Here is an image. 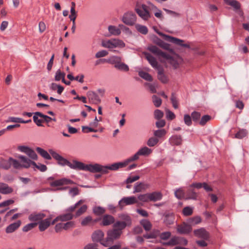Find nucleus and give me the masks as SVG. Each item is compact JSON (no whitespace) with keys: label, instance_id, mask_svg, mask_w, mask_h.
Listing matches in <instances>:
<instances>
[{"label":"nucleus","instance_id":"nucleus-23","mask_svg":"<svg viewBox=\"0 0 249 249\" xmlns=\"http://www.w3.org/2000/svg\"><path fill=\"white\" fill-rule=\"evenodd\" d=\"M18 159L20 160L22 168H28L31 165H33V162L25 156L20 155L18 156Z\"/></svg>","mask_w":249,"mask_h":249},{"label":"nucleus","instance_id":"nucleus-34","mask_svg":"<svg viewBox=\"0 0 249 249\" xmlns=\"http://www.w3.org/2000/svg\"><path fill=\"white\" fill-rule=\"evenodd\" d=\"M36 150L38 154H39L43 158L46 160H51V157L49 153L43 149L37 147L36 148Z\"/></svg>","mask_w":249,"mask_h":249},{"label":"nucleus","instance_id":"nucleus-13","mask_svg":"<svg viewBox=\"0 0 249 249\" xmlns=\"http://www.w3.org/2000/svg\"><path fill=\"white\" fill-rule=\"evenodd\" d=\"M126 166L124 161L115 162L110 165L104 166L105 174L108 172L109 170L116 171L119 168H123Z\"/></svg>","mask_w":249,"mask_h":249},{"label":"nucleus","instance_id":"nucleus-49","mask_svg":"<svg viewBox=\"0 0 249 249\" xmlns=\"http://www.w3.org/2000/svg\"><path fill=\"white\" fill-rule=\"evenodd\" d=\"M171 101L173 105V107L177 109L178 107V101L176 97V95L174 93H172L171 97Z\"/></svg>","mask_w":249,"mask_h":249},{"label":"nucleus","instance_id":"nucleus-64","mask_svg":"<svg viewBox=\"0 0 249 249\" xmlns=\"http://www.w3.org/2000/svg\"><path fill=\"white\" fill-rule=\"evenodd\" d=\"M192 118L191 116L189 114L184 115V122L187 126H190L192 124Z\"/></svg>","mask_w":249,"mask_h":249},{"label":"nucleus","instance_id":"nucleus-16","mask_svg":"<svg viewBox=\"0 0 249 249\" xmlns=\"http://www.w3.org/2000/svg\"><path fill=\"white\" fill-rule=\"evenodd\" d=\"M87 95L89 101L93 104H97L101 101L99 96L94 91H89Z\"/></svg>","mask_w":249,"mask_h":249},{"label":"nucleus","instance_id":"nucleus-56","mask_svg":"<svg viewBox=\"0 0 249 249\" xmlns=\"http://www.w3.org/2000/svg\"><path fill=\"white\" fill-rule=\"evenodd\" d=\"M193 208L189 206L185 207L182 210V213L185 216L190 215L193 213Z\"/></svg>","mask_w":249,"mask_h":249},{"label":"nucleus","instance_id":"nucleus-20","mask_svg":"<svg viewBox=\"0 0 249 249\" xmlns=\"http://www.w3.org/2000/svg\"><path fill=\"white\" fill-rule=\"evenodd\" d=\"M45 216L46 215L42 213H34L29 216V219L33 222L41 221Z\"/></svg>","mask_w":249,"mask_h":249},{"label":"nucleus","instance_id":"nucleus-7","mask_svg":"<svg viewBox=\"0 0 249 249\" xmlns=\"http://www.w3.org/2000/svg\"><path fill=\"white\" fill-rule=\"evenodd\" d=\"M135 11L138 15L144 20H147L150 17L147 6L145 4L140 6L137 3L135 7Z\"/></svg>","mask_w":249,"mask_h":249},{"label":"nucleus","instance_id":"nucleus-57","mask_svg":"<svg viewBox=\"0 0 249 249\" xmlns=\"http://www.w3.org/2000/svg\"><path fill=\"white\" fill-rule=\"evenodd\" d=\"M37 224V223H31L28 224L23 227L22 230L24 232H27L35 228Z\"/></svg>","mask_w":249,"mask_h":249},{"label":"nucleus","instance_id":"nucleus-39","mask_svg":"<svg viewBox=\"0 0 249 249\" xmlns=\"http://www.w3.org/2000/svg\"><path fill=\"white\" fill-rule=\"evenodd\" d=\"M11 166H13L15 169H19L22 168L20 162L17 160L12 158H10Z\"/></svg>","mask_w":249,"mask_h":249},{"label":"nucleus","instance_id":"nucleus-45","mask_svg":"<svg viewBox=\"0 0 249 249\" xmlns=\"http://www.w3.org/2000/svg\"><path fill=\"white\" fill-rule=\"evenodd\" d=\"M248 134V131L246 129H240L235 134V138L237 139H242L245 137Z\"/></svg>","mask_w":249,"mask_h":249},{"label":"nucleus","instance_id":"nucleus-36","mask_svg":"<svg viewBox=\"0 0 249 249\" xmlns=\"http://www.w3.org/2000/svg\"><path fill=\"white\" fill-rule=\"evenodd\" d=\"M179 237L177 236L172 237L170 240L163 244L166 246H175L179 244Z\"/></svg>","mask_w":249,"mask_h":249},{"label":"nucleus","instance_id":"nucleus-31","mask_svg":"<svg viewBox=\"0 0 249 249\" xmlns=\"http://www.w3.org/2000/svg\"><path fill=\"white\" fill-rule=\"evenodd\" d=\"M169 142L172 145H178L182 142V138L179 135H174L169 139Z\"/></svg>","mask_w":249,"mask_h":249},{"label":"nucleus","instance_id":"nucleus-44","mask_svg":"<svg viewBox=\"0 0 249 249\" xmlns=\"http://www.w3.org/2000/svg\"><path fill=\"white\" fill-rule=\"evenodd\" d=\"M65 73L61 71L60 70H58L56 72L55 75V80L56 81H59L60 80H63V78L65 79Z\"/></svg>","mask_w":249,"mask_h":249},{"label":"nucleus","instance_id":"nucleus-42","mask_svg":"<svg viewBox=\"0 0 249 249\" xmlns=\"http://www.w3.org/2000/svg\"><path fill=\"white\" fill-rule=\"evenodd\" d=\"M139 75L143 78V79L148 81H152V77L151 76L150 74H149L148 73L143 71H140L139 72Z\"/></svg>","mask_w":249,"mask_h":249},{"label":"nucleus","instance_id":"nucleus-29","mask_svg":"<svg viewBox=\"0 0 249 249\" xmlns=\"http://www.w3.org/2000/svg\"><path fill=\"white\" fill-rule=\"evenodd\" d=\"M108 30L110 35L118 36L121 34V29L114 25H109Z\"/></svg>","mask_w":249,"mask_h":249},{"label":"nucleus","instance_id":"nucleus-32","mask_svg":"<svg viewBox=\"0 0 249 249\" xmlns=\"http://www.w3.org/2000/svg\"><path fill=\"white\" fill-rule=\"evenodd\" d=\"M38 114H42L40 112H36L34 113V116L33 117V121L34 123L38 126H42V123L43 122V119H39V117L41 118V116Z\"/></svg>","mask_w":249,"mask_h":249},{"label":"nucleus","instance_id":"nucleus-30","mask_svg":"<svg viewBox=\"0 0 249 249\" xmlns=\"http://www.w3.org/2000/svg\"><path fill=\"white\" fill-rule=\"evenodd\" d=\"M122 58L121 57L117 55L111 56L107 61L110 64L114 65H117L122 61Z\"/></svg>","mask_w":249,"mask_h":249},{"label":"nucleus","instance_id":"nucleus-52","mask_svg":"<svg viewBox=\"0 0 249 249\" xmlns=\"http://www.w3.org/2000/svg\"><path fill=\"white\" fill-rule=\"evenodd\" d=\"M61 221H66L71 220L74 217V215L71 213H67L64 214L60 215Z\"/></svg>","mask_w":249,"mask_h":249},{"label":"nucleus","instance_id":"nucleus-3","mask_svg":"<svg viewBox=\"0 0 249 249\" xmlns=\"http://www.w3.org/2000/svg\"><path fill=\"white\" fill-rule=\"evenodd\" d=\"M101 45L103 47L109 49L110 51L118 53L119 51L114 50V49L124 48L125 46V44L121 39L111 38L102 40Z\"/></svg>","mask_w":249,"mask_h":249},{"label":"nucleus","instance_id":"nucleus-38","mask_svg":"<svg viewBox=\"0 0 249 249\" xmlns=\"http://www.w3.org/2000/svg\"><path fill=\"white\" fill-rule=\"evenodd\" d=\"M88 207L86 205H83L78 209L76 211L74 215L75 217H78L84 213L87 210Z\"/></svg>","mask_w":249,"mask_h":249},{"label":"nucleus","instance_id":"nucleus-48","mask_svg":"<svg viewBox=\"0 0 249 249\" xmlns=\"http://www.w3.org/2000/svg\"><path fill=\"white\" fill-rule=\"evenodd\" d=\"M175 195L178 199L185 198V193L182 189H178L175 192Z\"/></svg>","mask_w":249,"mask_h":249},{"label":"nucleus","instance_id":"nucleus-9","mask_svg":"<svg viewBox=\"0 0 249 249\" xmlns=\"http://www.w3.org/2000/svg\"><path fill=\"white\" fill-rule=\"evenodd\" d=\"M49 153L52 155L53 158L57 161L58 164L62 166L67 165L70 167V162L67 159L64 158L56 152L53 149L49 150Z\"/></svg>","mask_w":249,"mask_h":249},{"label":"nucleus","instance_id":"nucleus-11","mask_svg":"<svg viewBox=\"0 0 249 249\" xmlns=\"http://www.w3.org/2000/svg\"><path fill=\"white\" fill-rule=\"evenodd\" d=\"M137 202L138 200L135 196L124 197L119 201L118 205L122 209L124 205H130Z\"/></svg>","mask_w":249,"mask_h":249},{"label":"nucleus","instance_id":"nucleus-50","mask_svg":"<svg viewBox=\"0 0 249 249\" xmlns=\"http://www.w3.org/2000/svg\"><path fill=\"white\" fill-rule=\"evenodd\" d=\"M211 119V117L208 115L203 116L200 119L199 124L202 126H204Z\"/></svg>","mask_w":249,"mask_h":249},{"label":"nucleus","instance_id":"nucleus-63","mask_svg":"<svg viewBox=\"0 0 249 249\" xmlns=\"http://www.w3.org/2000/svg\"><path fill=\"white\" fill-rule=\"evenodd\" d=\"M62 224L63 226V229L65 230H68L73 228L75 226V222L74 221H69L65 223H62Z\"/></svg>","mask_w":249,"mask_h":249},{"label":"nucleus","instance_id":"nucleus-46","mask_svg":"<svg viewBox=\"0 0 249 249\" xmlns=\"http://www.w3.org/2000/svg\"><path fill=\"white\" fill-rule=\"evenodd\" d=\"M157 44L165 50H168L170 49V45L161 39H159L157 41Z\"/></svg>","mask_w":249,"mask_h":249},{"label":"nucleus","instance_id":"nucleus-25","mask_svg":"<svg viewBox=\"0 0 249 249\" xmlns=\"http://www.w3.org/2000/svg\"><path fill=\"white\" fill-rule=\"evenodd\" d=\"M115 219L113 216L111 215L106 214L102 218V224L103 226H108L114 223Z\"/></svg>","mask_w":249,"mask_h":249},{"label":"nucleus","instance_id":"nucleus-62","mask_svg":"<svg viewBox=\"0 0 249 249\" xmlns=\"http://www.w3.org/2000/svg\"><path fill=\"white\" fill-rule=\"evenodd\" d=\"M138 199L139 200L142 201V202L150 201L149 193H146V194H142V195H140L138 196Z\"/></svg>","mask_w":249,"mask_h":249},{"label":"nucleus","instance_id":"nucleus-24","mask_svg":"<svg viewBox=\"0 0 249 249\" xmlns=\"http://www.w3.org/2000/svg\"><path fill=\"white\" fill-rule=\"evenodd\" d=\"M13 192V189L9 186L8 184L0 182V193L4 195H8Z\"/></svg>","mask_w":249,"mask_h":249},{"label":"nucleus","instance_id":"nucleus-58","mask_svg":"<svg viewBox=\"0 0 249 249\" xmlns=\"http://www.w3.org/2000/svg\"><path fill=\"white\" fill-rule=\"evenodd\" d=\"M22 119L15 117H9L6 121V123H21Z\"/></svg>","mask_w":249,"mask_h":249},{"label":"nucleus","instance_id":"nucleus-18","mask_svg":"<svg viewBox=\"0 0 249 249\" xmlns=\"http://www.w3.org/2000/svg\"><path fill=\"white\" fill-rule=\"evenodd\" d=\"M21 222L20 220H18L15 222L10 224L8 225L5 231L7 233H11L18 230L21 225Z\"/></svg>","mask_w":249,"mask_h":249},{"label":"nucleus","instance_id":"nucleus-54","mask_svg":"<svg viewBox=\"0 0 249 249\" xmlns=\"http://www.w3.org/2000/svg\"><path fill=\"white\" fill-rule=\"evenodd\" d=\"M26 154H27L29 157H30L32 160H36L37 159V155L36 152L31 148L28 149Z\"/></svg>","mask_w":249,"mask_h":249},{"label":"nucleus","instance_id":"nucleus-14","mask_svg":"<svg viewBox=\"0 0 249 249\" xmlns=\"http://www.w3.org/2000/svg\"><path fill=\"white\" fill-rule=\"evenodd\" d=\"M104 237V233L103 231L100 230H98L94 231L92 234V240L94 242H100L101 244L103 240Z\"/></svg>","mask_w":249,"mask_h":249},{"label":"nucleus","instance_id":"nucleus-26","mask_svg":"<svg viewBox=\"0 0 249 249\" xmlns=\"http://www.w3.org/2000/svg\"><path fill=\"white\" fill-rule=\"evenodd\" d=\"M191 188L192 187H190L187 191L185 192V199L194 200L196 199L197 196V194Z\"/></svg>","mask_w":249,"mask_h":249},{"label":"nucleus","instance_id":"nucleus-6","mask_svg":"<svg viewBox=\"0 0 249 249\" xmlns=\"http://www.w3.org/2000/svg\"><path fill=\"white\" fill-rule=\"evenodd\" d=\"M137 17L135 13L132 12L125 13L122 18V21L127 25L133 26L136 22Z\"/></svg>","mask_w":249,"mask_h":249},{"label":"nucleus","instance_id":"nucleus-21","mask_svg":"<svg viewBox=\"0 0 249 249\" xmlns=\"http://www.w3.org/2000/svg\"><path fill=\"white\" fill-rule=\"evenodd\" d=\"M51 218V217H49L38 222V228L40 231H45L50 226Z\"/></svg>","mask_w":249,"mask_h":249},{"label":"nucleus","instance_id":"nucleus-40","mask_svg":"<svg viewBox=\"0 0 249 249\" xmlns=\"http://www.w3.org/2000/svg\"><path fill=\"white\" fill-rule=\"evenodd\" d=\"M135 28L139 32L143 35H146L148 33V28L145 26L137 24L135 25Z\"/></svg>","mask_w":249,"mask_h":249},{"label":"nucleus","instance_id":"nucleus-1","mask_svg":"<svg viewBox=\"0 0 249 249\" xmlns=\"http://www.w3.org/2000/svg\"><path fill=\"white\" fill-rule=\"evenodd\" d=\"M148 50L157 55L161 61L170 64L174 69L177 68L178 66V60L166 53L162 52L157 46H150L148 47Z\"/></svg>","mask_w":249,"mask_h":249},{"label":"nucleus","instance_id":"nucleus-37","mask_svg":"<svg viewBox=\"0 0 249 249\" xmlns=\"http://www.w3.org/2000/svg\"><path fill=\"white\" fill-rule=\"evenodd\" d=\"M114 68L119 71L125 72H127L129 70L128 66L122 61L117 65H114Z\"/></svg>","mask_w":249,"mask_h":249},{"label":"nucleus","instance_id":"nucleus-53","mask_svg":"<svg viewBox=\"0 0 249 249\" xmlns=\"http://www.w3.org/2000/svg\"><path fill=\"white\" fill-rule=\"evenodd\" d=\"M105 212V209L100 206L95 207L93 208V212L97 215H100L104 213Z\"/></svg>","mask_w":249,"mask_h":249},{"label":"nucleus","instance_id":"nucleus-47","mask_svg":"<svg viewBox=\"0 0 249 249\" xmlns=\"http://www.w3.org/2000/svg\"><path fill=\"white\" fill-rule=\"evenodd\" d=\"M140 156V155H139L138 151H137V152L135 153L133 156L125 160L124 161L126 166L128 165L129 162L137 160L139 159Z\"/></svg>","mask_w":249,"mask_h":249},{"label":"nucleus","instance_id":"nucleus-2","mask_svg":"<svg viewBox=\"0 0 249 249\" xmlns=\"http://www.w3.org/2000/svg\"><path fill=\"white\" fill-rule=\"evenodd\" d=\"M146 59L153 68L158 71V79L162 83H166L168 81V78L164 74L163 68L158 63L156 58L148 53H144Z\"/></svg>","mask_w":249,"mask_h":249},{"label":"nucleus","instance_id":"nucleus-43","mask_svg":"<svg viewBox=\"0 0 249 249\" xmlns=\"http://www.w3.org/2000/svg\"><path fill=\"white\" fill-rule=\"evenodd\" d=\"M201 221V219L200 216H197L189 219L187 221L191 226L193 225H196L199 223Z\"/></svg>","mask_w":249,"mask_h":249},{"label":"nucleus","instance_id":"nucleus-12","mask_svg":"<svg viewBox=\"0 0 249 249\" xmlns=\"http://www.w3.org/2000/svg\"><path fill=\"white\" fill-rule=\"evenodd\" d=\"M74 182L70 179L62 178L51 182L50 185L52 187H58L64 185L72 184Z\"/></svg>","mask_w":249,"mask_h":249},{"label":"nucleus","instance_id":"nucleus-15","mask_svg":"<svg viewBox=\"0 0 249 249\" xmlns=\"http://www.w3.org/2000/svg\"><path fill=\"white\" fill-rule=\"evenodd\" d=\"M86 164L76 160L70 162V168L74 170L85 171Z\"/></svg>","mask_w":249,"mask_h":249},{"label":"nucleus","instance_id":"nucleus-61","mask_svg":"<svg viewBox=\"0 0 249 249\" xmlns=\"http://www.w3.org/2000/svg\"><path fill=\"white\" fill-rule=\"evenodd\" d=\"M141 223L143 228L146 231H149L151 228V224L149 221L147 220H143L141 222Z\"/></svg>","mask_w":249,"mask_h":249},{"label":"nucleus","instance_id":"nucleus-27","mask_svg":"<svg viewBox=\"0 0 249 249\" xmlns=\"http://www.w3.org/2000/svg\"><path fill=\"white\" fill-rule=\"evenodd\" d=\"M150 201H157L161 199L162 195L160 192H154L149 193Z\"/></svg>","mask_w":249,"mask_h":249},{"label":"nucleus","instance_id":"nucleus-8","mask_svg":"<svg viewBox=\"0 0 249 249\" xmlns=\"http://www.w3.org/2000/svg\"><path fill=\"white\" fill-rule=\"evenodd\" d=\"M158 34L161 36H162L165 40H166L167 41L184 47H189V46L188 44L183 43V40H182L168 35H166L160 32L158 33Z\"/></svg>","mask_w":249,"mask_h":249},{"label":"nucleus","instance_id":"nucleus-55","mask_svg":"<svg viewBox=\"0 0 249 249\" xmlns=\"http://www.w3.org/2000/svg\"><path fill=\"white\" fill-rule=\"evenodd\" d=\"M191 117L193 121L194 122H197L198 121H200L201 114L200 112L197 111H193L191 113Z\"/></svg>","mask_w":249,"mask_h":249},{"label":"nucleus","instance_id":"nucleus-33","mask_svg":"<svg viewBox=\"0 0 249 249\" xmlns=\"http://www.w3.org/2000/svg\"><path fill=\"white\" fill-rule=\"evenodd\" d=\"M147 188V185L143 182H137L135 184L134 187L133 193H138L145 190Z\"/></svg>","mask_w":249,"mask_h":249},{"label":"nucleus","instance_id":"nucleus-59","mask_svg":"<svg viewBox=\"0 0 249 249\" xmlns=\"http://www.w3.org/2000/svg\"><path fill=\"white\" fill-rule=\"evenodd\" d=\"M152 100L154 105L156 107H159L161 104V99L157 96L154 95L152 96Z\"/></svg>","mask_w":249,"mask_h":249},{"label":"nucleus","instance_id":"nucleus-10","mask_svg":"<svg viewBox=\"0 0 249 249\" xmlns=\"http://www.w3.org/2000/svg\"><path fill=\"white\" fill-rule=\"evenodd\" d=\"M85 171L105 174L104 166L98 163L86 164Z\"/></svg>","mask_w":249,"mask_h":249},{"label":"nucleus","instance_id":"nucleus-5","mask_svg":"<svg viewBox=\"0 0 249 249\" xmlns=\"http://www.w3.org/2000/svg\"><path fill=\"white\" fill-rule=\"evenodd\" d=\"M119 217L123 221H117L114 222L113 228L118 231H120L121 233L122 234L123 230L125 229L127 225L130 223V218L128 215L124 214H121Z\"/></svg>","mask_w":249,"mask_h":249},{"label":"nucleus","instance_id":"nucleus-28","mask_svg":"<svg viewBox=\"0 0 249 249\" xmlns=\"http://www.w3.org/2000/svg\"><path fill=\"white\" fill-rule=\"evenodd\" d=\"M97 221L96 220H93L92 217L88 215L81 220V224L82 226H87L93 224Z\"/></svg>","mask_w":249,"mask_h":249},{"label":"nucleus","instance_id":"nucleus-19","mask_svg":"<svg viewBox=\"0 0 249 249\" xmlns=\"http://www.w3.org/2000/svg\"><path fill=\"white\" fill-rule=\"evenodd\" d=\"M227 3L229 5L232 6L234 8V10L238 13L240 16H243V12L240 10V4L239 2L234 0H228L227 1Z\"/></svg>","mask_w":249,"mask_h":249},{"label":"nucleus","instance_id":"nucleus-22","mask_svg":"<svg viewBox=\"0 0 249 249\" xmlns=\"http://www.w3.org/2000/svg\"><path fill=\"white\" fill-rule=\"evenodd\" d=\"M194 234L196 236L202 238L203 240H207L209 238L208 232L203 228L195 230Z\"/></svg>","mask_w":249,"mask_h":249},{"label":"nucleus","instance_id":"nucleus-17","mask_svg":"<svg viewBox=\"0 0 249 249\" xmlns=\"http://www.w3.org/2000/svg\"><path fill=\"white\" fill-rule=\"evenodd\" d=\"M177 231L179 233L187 234L191 232L192 227L188 223H183V224L178 226Z\"/></svg>","mask_w":249,"mask_h":249},{"label":"nucleus","instance_id":"nucleus-41","mask_svg":"<svg viewBox=\"0 0 249 249\" xmlns=\"http://www.w3.org/2000/svg\"><path fill=\"white\" fill-rule=\"evenodd\" d=\"M167 132L164 129H160L154 131V135L156 138H161L164 137Z\"/></svg>","mask_w":249,"mask_h":249},{"label":"nucleus","instance_id":"nucleus-4","mask_svg":"<svg viewBox=\"0 0 249 249\" xmlns=\"http://www.w3.org/2000/svg\"><path fill=\"white\" fill-rule=\"evenodd\" d=\"M120 231H118L114 228L107 231V236L105 241H103L101 245L105 247H108L111 244L113 241L120 238L121 235Z\"/></svg>","mask_w":249,"mask_h":249},{"label":"nucleus","instance_id":"nucleus-51","mask_svg":"<svg viewBox=\"0 0 249 249\" xmlns=\"http://www.w3.org/2000/svg\"><path fill=\"white\" fill-rule=\"evenodd\" d=\"M158 139L154 137H151L148 140L147 142V144L150 147H153L155 146L158 143Z\"/></svg>","mask_w":249,"mask_h":249},{"label":"nucleus","instance_id":"nucleus-60","mask_svg":"<svg viewBox=\"0 0 249 249\" xmlns=\"http://www.w3.org/2000/svg\"><path fill=\"white\" fill-rule=\"evenodd\" d=\"M85 201L84 200L81 199L76 202L74 205L71 206L68 209V211L69 212H73L78 207L81 205Z\"/></svg>","mask_w":249,"mask_h":249},{"label":"nucleus","instance_id":"nucleus-35","mask_svg":"<svg viewBox=\"0 0 249 249\" xmlns=\"http://www.w3.org/2000/svg\"><path fill=\"white\" fill-rule=\"evenodd\" d=\"M140 156H147L152 152V150L146 146H144L140 148L138 151Z\"/></svg>","mask_w":249,"mask_h":249}]
</instances>
